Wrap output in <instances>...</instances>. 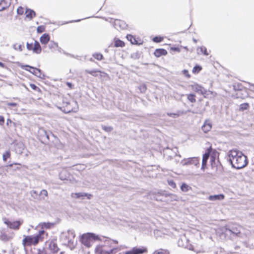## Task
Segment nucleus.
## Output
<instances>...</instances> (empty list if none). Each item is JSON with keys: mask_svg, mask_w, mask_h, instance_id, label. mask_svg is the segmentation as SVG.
Instances as JSON below:
<instances>
[{"mask_svg": "<svg viewBox=\"0 0 254 254\" xmlns=\"http://www.w3.org/2000/svg\"><path fill=\"white\" fill-rule=\"evenodd\" d=\"M228 157L232 166L237 169H242L248 164L247 157L237 149L230 150L228 152Z\"/></svg>", "mask_w": 254, "mask_h": 254, "instance_id": "nucleus-1", "label": "nucleus"}, {"mask_svg": "<svg viewBox=\"0 0 254 254\" xmlns=\"http://www.w3.org/2000/svg\"><path fill=\"white\" fill-rule=\"evenodd\" d=\"M118 242L112 240H106L103 243L97 245L94 250L95 254H116L120 249L115 247Z\"/></svg>", "mask_w": 254, "mask_h": 254, "instance_id": "nucleus-2", "label": "nucleus"}, {"mask_svg": "<svg viewBox=\"0 0 254 254\" xmlns=\"http://www.w3.org/2000/svg\"><path fill=\"white\" fill-rule=\"evenodd\" d=\"M48 236V233L45 231L40 230L36 235L23 236V239L22 241V244L24 248H27L32 246H35L37 245L40 242L44 240V235Z\"/></svg>", "mask_w": 254, "mask_h": 254, "instance_id": "nucleus-3", "label": "nucleus"}, {"mask_svg": "<svg viewBox=\"0 0 254 254\" xmlns=\"http://www.w3.org/2000/svg\"><path fill=\"white\" fill-rule=\"evenodd\" d=\"M60 109L64 113H76L78 110V105L73 100L64 98Z\"/></svg>", "mask_w": 254, "mask_h": 254, "instance_id": "nucleus-4", "label": "nucleus"}, {"mask_svg": "<svg viewBox=\"0 0 254 254\" xmlns=\"http://www.w3.org/2000/svg\"><path fill=\"white\" fill-rule=\"evenodd\" d=\"M218 152L215 149H212L211 145H210L207 149L206 152L203 155L201 168V170L204 171L207 168V162L210 156L211 157V162H213L216 157L218 156Z\"/></svg>", "mask_w": 254, "mask_h": 254, "instance_id": "nucleus-5", "label": "nucleus"}, {"mask_svg": "<svg viewBox=\"0 0 254 254\" xmlns=\"http://www.w3.org/2000/svg\"><path fill=\"white\" fill-rule=\"evenodd\" d=\"M99 239L98 236L93 233H87L83 234L80 238V241L82 244L87 248L92 246L94 242Z\"/></svg>", "mask_w": 254, "mask_h": 254, "instance_id": "nucleus-6", "label": "nucleus"}, {"mask_svg": "<svg viewBox=\"0 0 254 254\" xmlns=\"http://www.w3.org/2000/svg\"><path fill=\"white\" fill-rule=\"evenodd\" d=\"M21 67L41 79H45V78L44 73L39 68L31 66L28 64H22Z\"/></svg>", "mask_w": 254, "mask_h": 254, "instance_id": "nucleus-7", "label": "nucleus"}, {"mask_svg": "<svg viewBox=\"0 0 254 254\" xmlns=\"http://www.w3.org/2000/svg\"><path fill=\"white\" fill-rule=\"evenodd\" d=\"M4 224H5L7 225V226L9 228H10L11 229L17 230L20 228V226L23 223V221L22 220H20L15 221L13 222H11L9 220H8V219H6L4 221Z\"/></svg>", "mask_w": 254, "mask_h": 254, "instance_id": "nucleus-8", "label": "nucleus"}, {"mask_svg": "<svg viewBox=\"0 0 254 254\" xmlns=\"http://www.w3.org/2000/svg\"><path fill=\"white\" fill-rule=\"evenodd\" d=\"M190 87L192 91L195 92L199 93L204 97H206V95H207V91L201 85L197 83H194L192 85H191Z\"/></svg>", "mask_w": 254, "mask_h": 254, "instance_id": "nucleus-9", "label": "nucleus"}, {"mask_svg": "<svg viewBox=\"0 0 254 254\" xmlns=\"http://www.w3.org/2000/svg\"><path fill=\"white\" fill-rule=\"evenodd\" d=\"M147 251L146 249L143 247H133L130 251L120 253L118 254H142Z\"/></svg>", "mask_w": 254, "mask_h": 254, "instance_id": "nucleus-10", "label": "nucleus"}, {"mask_svg": "<svg viewBox=\"0 0 254 254\" xmlns=\"http://www.w3.org/2000/svg\"><path fill=\"white\" fill-rule=\"evenodd\" d=\"M58 47V43L54 42L53 41H49L48 43V45L44 46L43 47V51L45 52H49V51H53L56 48Z\"/></svg>", "mask_w": 254, "mask_h": 254, "instance_id": "nucleus-11", "label": "nucleus"}, {"mask_svg": "<svg viewBox=\"0 0 254 254\" xmlns=\"http://www.w3.org/2000/svg\"><path fill=\"white\" fill-rule=\"evenodd\" d=\"M184 165H194L198 166L199 165V158L198 157H191L184 161Z\"/></svg>", "mask_w": 254, "mask_h": 254, "instance_id": "nucleus-12", "label": "nucleus"}, {"mask_svg": "<svg viewBox=\"0 0 254 254\" xmlns=\"http://www.w3.org/2000/svg\"><path fill=\"white\" fill-rule=\"evenodd\" d=\"M55 224L51 222H42L39 224V226L41 228V230L51 229L54 227Z\"/></svg>", "mask_w": 254, "mask_h": 254, "instance_id": "nucleus-13", "label": "nucleus"}, {"mask_svg": "<svg viewBox=\"0 0 254 254\" xmlns=\"http://www.w3.org/2000/svg\"><path fill=\"white\" fill-rule=\"evenodd\" d=\"M71 196L72 197L75 198H80L84 196H86L88 199H90L92 195L91 194H88L86 193L76 192L71 193Z\"/></svg>", "mask_w": 254, "mask_h": 254, "instance_id": "nucleus-14", "label": "nucleus"}, {"mask_svg": "<svg viewBox=\"0 0 254 254\" xmlns=\"http://www.w3.org/2000/svg\"><path fill=\"white\" fill-rule=\"evenodd\" d=\"M154 54L156 57H159L162 55H166L167 54V52L163 49H157L155 50Z\"/></svg>", "mask_w": 254, "mask_h": 254, "instance_id": "nucleus-15", "label": "nucleus"}, {"mask_svg": "<svg viewBox=\"0 0 254 254\" xmlns=\"http://www.w3.org/2000/svg\"><path fill=\"white\" fill-rule=\"evenodd\" d=\"M212 128L211 124L207 122H205L202 127H201V129L205 133H207Z\"/></svg>", "mask_w": 254, "mask_h": 254, "instance_id": "nucleus-16", "label": "nucleus"}, {"mask_svg": "<svg viewBox=\"0 0 254 254\" xmlns=\"http://www.w3.org/2000/svg\"><path fill=\"white\" fill-rule=\"evenodd\" d=\"M50 41V36L48 34H44L40 37V42L45 46Z\"/></svg>", "mask_w": 254, "mask_h": 254, "instance_id": "nucleus-17", "label": "nucleus"}, {"mask_svg": "<svg viewBox=\"0 0 254 254\" xmlns=\"http://www.w3.org/2000/svg\"><path fill=\"white\" fill-rule=\"evenodd\" d=\"M196 51L198 54H203L205 56H208L209 55L206 48L204 46L198 47Z\"/></svg>", "mask_w": 254, "mask_h": 254, "instance_id": "nucleus-18", "label": "nucleus"}, {"mask_svg": "<svg viewBox=\"0 0 254 254\" xmlns=\"http://www.w3.org/2000/svg\"><path fill=\"white\" fill-rule=\"evenodd\" d=\"M224 198V195L223 194H217L210 195L208 197V199L211 201L217 200H222Z\"/></svg>", "mask_w": 254, "mask_h": 254, "instance_id": "nucleus-19", "label": "nucleus"}, {"mask_svg": "<svg viewBox=\"0 0 254 254\" xmlns=\"http://www.w3.org/2000/svg\"><path fill=\"white\" fill-rule=\"evenodd\" d=\"M115 26L117 29H118V27L121 29H124L126 27V24L124 21L117 20L115 21Z\"/></svg>", "mask_w": 254, "mask_h": 254, "instance_id": "nucleus-20", "label": "nucleus"}, {"mask_svg": "<svg viewBox=\"0 0 254 254\" xmlns=\"http://www.w3.org/2000/svg\"><path fill=\"white\" fill-rule=\"evenodd\" d=\"M32 50L33 52L36 54H39L41 52V47L40 46V44L37 41H35L34 43V46L33 47Z\"/></svg>", "mask_w": 254, "mask_h": 254, "instance_id": "nucleus-21", "label": "nucleus"}, {"mask_svg": "<svg viewBox=\"0 0 254 254\" xmlns=\"http://www.w3.org/2000/svg\"><path fill=\"white\" fill-rule=\"evenodd\" d=\"M10 5V3L5 0H1L0 1V11H2L8 7Z\"/></svg>", "mask_w": 254, "mask_h": 254, "instance_id": "nucleus-22", "label": "nucleus"}, {"mask_svg": "<svg viewBox=\"0 0 254 254\" xmlns=\"http://www.w3.org/2000/svg\"><path fill=\"white\" fill-rule=\"evenodd\" d=\"M49 248L53 253H57L59 251V248L57 244L53 241L50 242L49 244Z\"/></svg>", "mask_w": 254, "mask_h": 254, "instance_id": "nucleus-23", "label": "nucleus"}, {"mask_svg": "<svg viewBox=\"0 0 254 254\" xmlns=\"http://www.w3.org/2000/svg\"><path fill=\"white\" fill-rule=\"evenodd\" d=\"M26 16L27 18L32 19L36 15L35 12L32 9H27L25 12Z\"/></svg>", "mask_w": 254, "mask_h": 254, "instance_id": "nucleus-24", "label": "nucleus"}, {"mask_svg": "<svg viewBox=\"0 0 254 254\" xmlns=\"http://www.w3.org/2000/svg\"><path fill=\"white\" fill-rule=\"evenodd\" d=\"M125 46V43L119 39H115L114 41V47H123Z\"/></svg>", "mask_w": 254, "mask_h": 254, "instance_id": "nucleus-25", "label": "nucleus"}, {"mask_svg": "<svg viewBox=\"0 0 254 254\" xmlns=\"http://www.w3.org/2000/svg\"><path fill=\"white\" fill-rule=\"evenodd\" d=\"M127 38L128 41L130 42L132 44H138L137 41L135 38L132 35L128 34L127 35Z\"/></svg>", "mask_w": 254, "mask_h": 254, "instance_id": "nucleus-26", "label": "nucleus"}, {"mask_svg": "<svg viewBox=\"0 0 254 254\" xmlns=\"http://www.w3.org/2000/svg\"><path fill=\"white\" fill-rule=\"evenodd\" d=\"M250 108V105L248 103H244L240 104L239 107L240 111H244L248 110Z\"/></svg>", "mask_w": 254, "mask_h": 254, "instance_id": "nucleus-27", "label": "nucleus"}, {"mask_svg": "<svg viewBox=\"0 0 254 254\" xmlns=\"http://www.w3.org/2000/svg\"><path fill=\"white\" fill-rule=\"evenodd\" d=\"M188 100L192 103L196 102V96L194 94H189L187 95Z\"/></svg>", "mask_w": 254, "mask_h": 254, "instance_id": "nucleus-28", "label": "nucleus"}, {"mask_svg": "<svg viewBox=\"0 0 254 254\" xmlns=\"http://www.w3.org/2000/svg\"><path fill=\"white\" fill-rule=\"evenodd\" d=\"M191 189V188L186 183H183L181 186V190L184 192H187Z\"/></svg>", "mask_w": 254, "mask_h": 254, "instance_id": "nucleus-29", "label": "nucleus"}, {"mask_svg": "<svg viewBox=\"0 0 254 254\" xmlns=\"http://www.w3.org/2000/svg\"><path fill=\"white\" fill-rule=\"evenodd\" d=\"M13 48L15 50L21 52L23 50V49L24 48V46L20 44L15 43L13 45Z\"/></svg>", "mask_w": 254, "mask_h": 254, "instance_id": "nucleus-30", "label": "nucleus"}, {"mask_svg": "<svg viewBox=\"0 0 254 254\" xmlns=\"http://www.w3.org/2000/svg\"><path fill=\"white\" fill-rule=\"evenodd\" d=\"M11 156V153L10 150L6 151L2 155V159L4 162H6L8 158Z\"/></svg>", "mask_w": 254, "mask_h": 254, "instance_id": "nucleus-31", "label": "nucleus"}, {"mask_svg": "<svg viewBox=\"0 0 254 254\" xmlns=\"http://www.w3.org/2000/svg\"><path fill=\"white\" fill-rule=\"evenodd\" d=\"M30 87L35 91L36 92H37L40 94L42 93V91L40 89V88H39L38 86H37L35 84H33V83H30L29 84Z\"/></svg>", "mask_w": 254, "mask_h": 254, "instance_id": "nucleus-32", "label": "nucleus"}, {"mask_svg": "<svg viewBox=\"0 0 254 254\" xmlns=\"http://www.w3.org/2000/svg\"><path fill=\"white\" fill-rule=\"evenodd\" d=\"M154 254H170L168 250L164 249H160L158 251H156Z\"/></svg>", "mask_w": 254, "mask_h": 254, "instance_id": "nucleus-33", "label": "nucleus"}, {"mask_svg": "<svg viewBox=\"0 0 254 254\" xmlns=\"http://www.w3.org/2000/svg\"><path fill=\"white\" fill-rule=\"evenodd\" d=\"M93 57L98 61L102 60L103 58V55L100 53H96L93 55Z\"/></svg>", "mask_w": 254, "mask_h": 254, "instance_id": "nucleus-34", "label": "nucleus"}, {"mask_svg": "<svg viewBox=\"0 0 254 254\" xmlns=\"http://www.w3.org/2000/svg\"><path fill=\"white\" fill-rule=\"evenodd\" d=\"M102 128L104 131L108 132H111L113 129V128L110 126H103Z\"/></svg>", "mask_w": 254, "mask_h": 254, "instance_id": "nucleus-35", "label": "nucleus"}, {"mask_svg": "<svg viewBox=\"0 0 254 254\" xmlns=\"http://www.w3.org/2000/svg\"><path fill=\"white\" fill-rule=\"evenodd\" d=\"M201 67L196 65L193 68L192 72L194 73H198L201 70Z\"/></svg>", "mask_w": 254, "mask_h": 254, "instance_id": "nucleus-36", "label": "nucleus"}, {"mask_svg": "<svg viewBox=\"0 0 254 254\" xmlns=\"http://www.w3.org/2000/svg\"><path fill=\"white\" fill-rule=\"evenodd\" d=\"M168 184L173 189H176L177 187L176 184L173 180H168Z\"/></svg>", "mask_w": 254, "mask_h": 254, "instance_id": "nucleus-37", "label": "nucleus"}, {"mask_svg": "<svg viewBox=\"0 0 254 254\" xmlns=\"http://www.w3.org/2000/svg\"><path fill=\"white\" fill-rule=\"evenodd\" d=\"M167 116L173 118H178L180 116V114L179 113H168L167 114Z\"/></svg>", "mask_w": 254, "mask_h": 254, "instance_id": "nucleus-38", "label": "nucleus"}, {"mask_svg": "<svg viewBox=\"0 0 254 254\" xmlns=\"http://www.w3.org/2000/svg\"><path fill=\"white\" fill-rule=\"evenodd\" d=\"M17 13L19 15H22L24 13V8L22 6H19L17 9Z\"/></svg>", "mask_w": 254, "mask_h": 254, "instance_id": "nucleus-39", "label": "nucleus"}, {"mask_svg": "<svg viewBox=\"0 0 254 254\" xmlns=\"http://www.w3.org/2000/svg\"><path fill=\"white\" fill-rule=\"evenodd\" d=\"M0 239L4 241H8L10 238L6 234H3L0 236Z\"/></svg>", "mask_w": 254, "mask_h": 254, "instance_id": "nucleus-40", "label": "nucleus"}, {"mask_svg": "<svg viewBox=\"0 0 254 254\" xmlns=\"http://www.w3.org/2000/svg\"><path fill=\"white\" fill-rule=\"evenodd\" d=\"M162 39V38L161 37L156 36L153 39V41L155 42L158 43L161 42Z\"/></svg>", "mask_w": 254, "mask_h": 254, "instance_id": "nucleus-41", "label": "nucleus"}, {"mask_svg": "<svg viewBox=\"0 0 254 254\" xmlns=\"http://www.w3.org/2000/svg\"><path fill=\"white\" fill-rule=\"evenodd\" d=\"M184 74L185 76H186L187 78H190V74L189 73V71L187 70H184L183 71Z\"/></svg>", "mask_w": 254, "mask_h": 254, "instance_id": "nucleus-42", "label": "nucleus"}, {"mask_svg": "<svg viewBox=\"0 0 254 254\" xmlns=\"http://www.w3.org/2000/svg\"><path fill=\"white\" fill-rule=\"evenodd\" d=\"M37 254H47V253L44 249H38Z\"/></svg>", "mask_w": 254, "mask_h": 254, "instance_id": "nucleus-43", "label": "nucleus"}, {"mask_svg": "<svg viewBox=\"0 0 254 254\" xmlns=\"http://www.w3.org/2000/svg\"><path fill=\"white\" fill-rule=\"evenodd\" d=\"M131 57L134 59H138L140 57V54L138 53H135L133 54Z\"/></svg>", "mask_w": 254, "mask_h": 254, "instance_id": "nucleus-44", "label": "nucleus"}, {"mask_svg": "<svg viewBox=\"0 0 254 254\" xmlns=\"http://www.w3.org/2000/svg\"><path fill=\"white\" fill-rule=\"evenodd\" d=\"M98 72V71H95V70H90V71H88V72L89 73H90V74H91L93 76H97V73Z\"/></svg>", "mask_w": 254, "mask_h": 254, "instance_id": "nucleus-45", "label": "nucleus"}, {"mask_svg": "<svg viewBox=\"0 0 254 254\" xmlns=\"http://www.w3.org/2000/svg\"><path fill=\"white\" fill-rule=\"evenodd\" d=\"M26 46H27V48L28 50H32L33 47L32 44H30L29 43H27Z\"/></svg>", "mask_w": 254, "mask_h": 254, "instance_id": "nucleus-46", "label": "nucleus"}, {"mask_svg": "<svg viewBox=\"0 0 254 254\" xmlns=\"http://www.w3.org/2000/svg\"><path fill=\"white\" fill-rule=\"evenodd\" d=\"M66 85L68 86L69 89H71L73 88V85L70 82H66Z\"/></svg>", "mask_w": 254, "mask_h": 254, "instance_id": "nucleus-47", "label": "nucleus"}, {"mask_svg": "<svg viewBox=\"0 0 254 254\" xmlns=\"http://www.w3.org/2000/svg\"><path fill=\"white\" fill-rule=\"evenodd\" d=\"M37 31L38 33H42L44 31V28L42 26H38L37 27Z\"/></svg>", "mask_w": 254, "mask_h": 254, "instance_id": "nucleus-48", "label": "nucleus"}, {"mask_svg": "<svg viewBox=\"0 0 254 254\" xmlns=\"http://www.w3.org/2000/svg\"><path fill=\"white\" fill-rule=\"evenodd\" d=\"M4 123V118L3 116H0V125H3Z\"/></svg>", "mask_w": 254, "mask_h": 254, "instance_id": "nucleus-49", "label": "nucleus"}, {"mask_svg": "<svg viewBox=\"0 0 254 254\" xmlns=\"http://www.w3.org/2000/svg\"><path fill=\"white\" fill-rule=\"evenodd\" d=\"M41 193L42 194L44 195L45 196H48V192L46 190H42V191H41Z\"/></svg>", "mask_w": 254, "mask_h": 254, "instance_id": "nucleus-50", "label": "nucleus"}, {"mask_svg": "<svg viewBox=\"0 0 254 254\" xmlns=\"http://www.w3.org/2000/svg\"><path fill=\"white\" fill-rule=\"evenodd\" d=\"M7 106L11 107H15L17 106V104L15 103H7Z\"/></svg>", "mask_w": 254, "mask_h": 254, "instance_id": "nucleus-51", "label": "nucleus"}, {"mask_svg": "<svg viewBox=\"0 0 254 254\" xmlns=\"http://www.w3.org/2000/svg\"><path fill=\"white\" fill-rule=\"evenodd\" d=\"M12 122H13L10 119H7L6 120V125L8 126L10 124H12Z\"/></svg>", "mask_w": 254, "mask_h": 254, "instance_id": "nucleus-52", "label": "nucleus"}, {"mask_svg": "<svg viewBox=\"0 0 254 254\" xmlns=\"http://www.w3.org/2000/svg\"><path fill=\"white\" fill-rule=\"evenodd\" d=\"M13 165H20L21 166V164L20 163H13L12 164H10L9 165H8V167H12L13 166Z\"/></svg>", "mask_w": 254, "mask_h": 254, "instance_id": "nucleus-53", "label": "nucleus"}, {"mask_svg": "<svg viewBox=\"0 0 254 254\" xmlns=\"http://www.w3.org/2000/svg\"><path fill=\"white\" fill-rule=\"evenodd\" d=\"M171 49L172 50L176 51H177V52H179L180 51V49H179V48H176V47L171 48Z\"/></svg>", "mask_w": 254, "mask_h": 254, "instance_id": "nucleus-54", "label": "nucleus"}, {"mask_svg": "<svg viewBox=\"0 0 254 254\" xmlns=\"http://www.w3.org/2000/svg\"><path fill=\"white\" fill-rule=\"evenodd\" d=\"M102 76H104V77H108V78H109V75L105 73H103V75Z\"/></svg>", "mask_w": 254, "mask_h": 254, "instance_id": "nucleus-55", "label": "nucleus"}, {"mask_svg": "<svg viewBox=\"0 0 254 254\" xmlns=\"http://www.w3.org/2000/svg\"><path fill=\"white\" fill-rule=\"evenodd\" d=\"M80 20H81L80 19H78V20H74V21H70V22H77L80 21Z\"/></svg>", "mask_w": 254, "mask_h": 254, "instance_id": "nucleus-56", "label": "nucleus"}, {"mask_svg": "<svg viewBox=\"0 0 254 254\" xmlns=\"http://www.w3.org/2000/svg\"><path fill=\"white\" fill-rule=\"evenodd\" d=\"M12 125L14 127H16V126H17V125H16V123H14V122H12Z\"/></svg>", "mask_w": 254, "mask_h": 254, "instance_id": "nucleus-57", "label": "nucleus"}, {"mask_svg": "<svg viewBox=\"0 0 254 254\" xmlns=\"http://www.w3.org/2000/svg\"><path fill=\"white\" fill-rule=\"evenodd\" d=\"M193 41L194 42V43H197V40L194 38L193 39Z\"/></svg>", "mask_w": 254, "mask_h": 254, "instance_id": "nucleus-58", "label": "nucleus"}, {"mask_svg": "<svg viewBox=\"0 0 254 254\" xmlns=\"http://www.w3.org/2000/svg\"><path fill=\"white\" fill-rule=\"evenodd\" d=\"M23 86L24 87V88L28 91H29L28 88L25 86V85H23Z\"/></svg>", "mask_w": 254, "mask_h": 254, "instance_id": "nucleus-59", "label": "nucleus"}, {"mask_svg": "<svg viewBox=\"0 0 254 254\" xmlns=\"http://www.w3.org/2000/svg\"><path fill=\"white\" fill-rule=\"evenodd\" d=\"M64 54H65V55H70L69 54H68L66 53L65 52H64Z\"/></svg>", "mask_w": 254, "mask_h": 254, "instance_id": "nucleus-60", "label": "nucleus"}, {"mask_svg": "<svg viewBox=\"0 0 254 254\" xmlns=\"http://www.w3.org/2000/svg\"><path fill=\"white\" fill-rule=\"evenodd\" d=\"M0 65H1L2 67H3V66H3V65H4V64H0Z\"/></svg>", "mask_w": 254, "mask_h": 254, "instance_id": "nucleus-61", "label": "nucleus"}, {"mask_svg": "<svg viewBox=\"0 0 254 254\" xmlns=\"http://www.w3.org/2000/svg\"><path fill=\"white\" fill-rule=\"evenodd\" d=\"M0 64H2V63L0 62Z\"/></svg>", "mask_w": 254, "mask_h": 254, "instance_id": "nucleus-62", "label": "nucleus"}]
</instances>
